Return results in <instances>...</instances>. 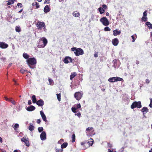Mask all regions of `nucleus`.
Instances as JSON below:
<instances>
[{
	"instance_id": "1",
	"label": "nucleus",
	"mask_w": 152,
	"mask_h": 152,
	"mask_svg": "<svg viewBox=\"0 0 152 152\" xmlns=\"http://www.w3.org/2000/svg\"><path fill=\"white\" fill-rule=\"evenodd\" d=\"M47 42V39L45 38L42 37L39 39L37 46L39 48H44L46 45Z\"/></svg>"
},
{
	"instance_id": "2",
	"label": "nucleus",
	"mask_w": 152,
	"mask_h": 152,
	"mask_svg": "<svg viewBox=\"0 0 152 152\" xmlns=\"http://www.w3.org/2000/svg\"><path fill=\"white\" fill-rule=\"evenodd\" d=\"M72 51H73L76 56H78L84 54L83 50L80 48H77L76 47H73L71 48Z\"/></svg>"
},
{
	"instance_id": "3",
	"label": "nucleus",
	"mask_w": 152,
	"mask_h": 152,
	"mask_svg": "<svg viewBox=\"0 0 152 152\" xmlns=\"http://www.w3.org/2000/svg\"><path fill=\"white\" fill-rule=\"evenodd\" d=\"M37 26L38 29H42L44 31H46L45 25L44 22L38 21L37 24Z\"/></svg>"
},
{
	"instance_id": "4",
	"label": "nucleus",
	"mask_w": 152,
	"mask_h": 152,
	"mask_svg": "<svg viewBox=\"0 0 152 152\" xmlns=\"http://www.w3.org/2000/svg\"><path fill=\"white\" fill-rule=\"evenodd\" d=\"M142 107L141 102L140 101L134 102H133L131 105V108L132 109H134L135 108H140Z\"/></svg>"
},
{
	"instance_id": "5",
	"label": "nucleus",
	"mask_w": 152,
	"mask_h": 152,
	"mask_svg": "<svg viewBox=\"0 0 152 152\" xmlns=\"http://www.w3.org/2000/svg\"><path fill=\"white\" fill-rule=\"evenodd\" d=\"M123 81V80L122 78L118 77H113L110 78L108 81L110 82L113 83L118 81Z\"/></svg>"
},
{
	"instance_id": "6",
	"label": "nucleus",
	"mask_w": 152,
	"mask_h": 152,
	"mask_svg": "<svg viewBox=\"0 0 152 152\" xmlns=\"http://www.w3.org/2000/svg\"><path fill=\"white\" fill-rule=\"evenodd\" d=\"M26 61L29 66L35 64L37 63L36 60L34 58H29Z\"/></svg>"
},
{
	"instance_id": "7",
	"label": "nucleus",
	"mask_w": 152,
	"mask_h": 152,
	"mask_svg": "<svg viewBox=\"0 0 152 152\" xmlns=\"http://www.w3.org/2000/svg\"><path fill=\"white\" fill-rule=\"evenodd\" d=\"M100 21L105 26H108L109 24V22L106 17H104L101 18L100 19Z\"/></svg>"
},
{
	"instance_id": "8",
	"label": "nucleus",
	"mask_w": 152,
	"mask_h": 152,
	"mask_svg": "<svg viewBox=\"0 0 152 152\" xmlns=\"http://www.w3.org/2000/svg\"><path fill=\"white\" fill-rule=\"evenodd\" d=\"M83 95L82 93L78 92L75 93L74 96L77 100H79L82 98Z\"/></svg>"
},
{
	"instance_id": "9",
	"label": "nucleus",
	"mask_w": 152,
	"mask_h": 152,
	"mask_svg": "<svg viewBox=\"0 0 152 152\" xmlns=\"http://www.w3.org/2000/svg\"><path fill=\"white\" fill-rule=\"evenodd\" d=\"M81 105L80 104H76L74 105V107H72V110L74 113H76V110L81 107Z\"/></svg>"
},
{
	"instance_id": "10",
	"label": "nucleus",
	"mask_w": 152,
	"mask_h": 152,
	"mask_svg": "<svg viewBox=\"0 0 152 152\" xmlns=\"http://www.w3.org/2000/svg\"><path fill=\"white\" fill-rule=\"evenodd\" d=\"M63 61L65 64H68L69 62H72V58L69 56L66 57L64 59Z\"/></svg>"
},
{
	"instance_id": "11",
	"label": "nucleus",
	"mask_w": 152,
	"mask_h": 152,
	"mask_svg": "<svg viewBox=\"0 0 152 152\" xmlns=\"http://www.w3.org/2000/svg\"><path fill=\"white\" fill-rule=\"evenodd\" d=\"M40 138L42 140H44L46 139V134L45 132H42L40 134Z\"/></svg>"
},
{
	"instance_id": "12",
	"label": "nucleus",
	"mask_w": 152,
	"mask_h": 152,
	"mask_svg": "<svg viewBox=\"0 0 152 152\" xmlns=\"http://www.w3.org/2000/svg\"><path fill=\"white\" fill-rule=\"evenodd\" d=\"M8 45L7 44L3 42H0V47L3 49L7 48Z\"/></svg>"
},
{
	"instance_id": "13",
	"label": "nucleus",
	"mask_w": 152,
	"mask_h": 152,
	"mask_svg": "<svg viewBox=\"0 0 152 152\" xmlns=\"http://www.w3.org/2000/svg\"><path fill=\"white\" fill-rule=\"evenodd\" d=\"M113 44L115 46L118 45L119 43V40L117 38H115L112 40Z\"/></svg>"
},
{
	"instance_id": "14",
	"label": "nucleus",
	"mask_w": 152,
	"mask_h": 152,
	"mask_svg": "<svg viewBox=\"0 0 152 152\" xmlns=\"http://www.w3.org/2000/svg\"><path fill=\"white\" fill-rule=\"evenodd\" d=\"M36 103L37 105L41 107L44 104L43 101L41 99L37 101Z\"/></svg>"
},
{
	"instance_id": "15",
	"label": "nucleus",
	"mask_w": 152,
	"mask_h": 152,
	"mask_svg": "<svg viewBox=\"0 0 152 152\" xmlns=\"http://www.w3.org/2000/svg\"><path fill=\"white\" fill-rule=\"evenodd\" d=\"M42 118L43 120L44 121L46 122L47 121L46 117L44 113L42 111H40V112Z\"/></svg>"
},
{
	"instance_id": "16",
	"label": "nucleus",
	"mask_w": 152,
	"mask_h": 152,
	"mask_svg": "<svg viewBox=\"0 0 152 152\" xmlns=\"http://www.w3.org/2000/svg\"><path fill=\"white\" fill-rule=\"evenodd\" d=\"M113 35L115 36L121 34V32L119 30H118L117 29H116L113 31Z\"/></svg>"
},
{
	"instance_id": "17",
	"label": "nucleus",
	"mask_w": 152,
	"mask_h": 152,
	"mask_svg": "<svg viewBox=\"0 0 152 152\" xmlns=\"http://www.w3.org/2000/svg\"><path fill=\"white\" fill-rule=\"evenodd\" d=\"M35 109V107L32 105L30 106L29 107H28L26 109V110L29 111H31L34 110Z\"/></svg>"
},
{
	"instance_id": "18",
	"label": "nucleus",
	"mask_w": 152,
	"mask_h": 152,
	"mask_svg": "<svg viewBox=\"0 0 152 152\" xmlns=\"http://www.w3.org/2000/svg\"><path fill=\"white\" fill-rule=\"evenodd\" d=\"M50 8L48 5L46 6L44 9V11L45 13L49 12L50 11Z\"/></svg>"
},
{
	"instance_id": "19",
	"label": "nucleus",
	"mask_w": 152,
	"mask_h": 152,
	"mask_svg": "<svg viewBox=\"0 0 152 152\" xmlns=\"http://www.w3.org/2000/svg\"><path fill=\"white\" fill-rule=\"evenodd\" d=\"M72 14L73 16L76 17H79L80 15L79 12L77 11L73 12Z\"/></svg>"
},
{
	"instance_id": "20",
	"label": "nucleus",
	"mask_w": 152,
	"mask_h": 152,
	"mask_svg": "<svg viewBox=\"0 0 152 152\" xmlns=\"http://www.w3.org/2000/svg\"><path fill=\"white\" fill-rule=\"evenodd\" d=\"M34 129V127L32 123H30L29 124V126L28 127V129L31 131H33Z\"/></svg>"
},
{
	"instance_id": "21",
	"label": "nucleus",
	"mask_w": 152,
	"mask_h": 152,
	"mask_svg": "<svg viewBox=\"0 0 152 152\" xmlns=\"http://www.w3.org/2000/svg\"><path fill=\"white\" fill-rule=\"evenodd\" d=\"M141 111L143 113H145L148 112V110L147 107H144L142 108Z\"/></svg>"
},
{
	"instance_id": "22",
	"label": "nucleus",
	"mask_w": 152,
	"mask_h": 152,
	"mask_svg": "<svg viewBox=\"0 0 152 152\" xmlns=\"http://www.w3.org/2000/svg\"><path fill=\"white\" fill-rule=\"evenodd\" d=\"M145 25L148 26V27L149 29L152 28V24L149 22H147L145 23Z\"/></svg>"
},
{
	"instance_id": "23",
	"label": "nucleus",
	"mask_w": 152,
	"mask_h": 152,
	"mask_svg": "<svg viewBox=\"0 0 152 152\" xmlns=\"http://www.w3.org/2000/svg\"><path fill=\"white\" fill-rule=\"evenodd\" d=\"M131 37L132 39V42H134L135 41V39L137 38V35L136 34H134V35L132 36Z\"/></svg>"
},
{
	"instance_id": "24",
	"label": "nucleus",
	"mask_w": 152,
	"mask_h": 152,
	"mask_svg": "<svg viewBox=\"0 0 152 152\" xmlns=\"http://www.w3.org/2000/svg\"><path fill=\"white\" fill-rule=\"evenodd\" d=\"M68 145V143L67 142L63 143L61 146V147L62 149L66 148Z\"/></svg>"
},
{
	"instance_id": "25",
	"label": "nucleus",
	"mask_w": 152,
	"mask_h": 152,
	"mask_svg": "<svg viewBox=\"0 0 152 152\" xmlns=\"http://www.w3.org/2000/svg\"><path fill=\"white\" fill-rule=\"evenodd\" d=\"M32 100L33 102L34 103H36L37 102L36 99V96L34 95H33L32 97Z\"/></svg>"
},
{
	"instance_id": "26",
	"label": "nucleus",
	"mask_w": 152,
	"mask_h": 152,
	"mask_svg": "<svg viewBox=\"0 0 152 152\" xmlns=\"http://www.w3.org/2000/svg\"><path fill=\"white\" fill-rule=\"evenodd\" d=\"M77 74L76 72H74L72 73L70 75V79H72Z\"/></svg>"
},
{
	"instance_id": "27",
	"label": "nucleus",
	"mask_w": 152,
	"mask_h": 152,
	"mask_svg": "<svg viewBox=\"0 0 152 152\" xmlns=\"http://www.w3.org/2000/svg\"><path fill=\"white\" fill-rule=\"evenodd\" d=\"M98 10H99L100 14H102L104 12V10L103 8L101 7H100L98 8Z\"/></svg>"
},
{
	"instance_id": "28",
	"label": "nucleus",
	"mask_w": 152,
	"mask_h": 152,
	"mask_svg": "<svg viewBox=\"0 0 152 152\" xmlns=\"http://www.w3.org/2000/svg\"><path fill=\"white\" fill-rule=\"evenodd\" d=\"M148 18L146 16H142L141 18V21L142 22H146Z\"/></svg>"
},
{
	"instance_id": "29",
	"label": "nucleus",
	"mask_w": 152,
	"mask_h": 152,
	"mask_svg": "<svg viewBox=\"0 0 152 152\" xmlns=\"http://www.w3.org/2000/svg\"><path fill=\"white\" fill-rule=\"evenodd\" d=\"M23 57L26 59L29 58H28L29 57V56L26 53H24L23 54Z\"/></svg>"
},
{
	"instance_id": "30",
	"label": "nucleus",
	"mask_w": 152,
	"mask_h": 152,
	"mask_svg": "<svg viewBox=\"0 0 152 152\" xmlns=\"http://www.w3.org/2000/svg\"><path fill=\"white\" fill-rule=\"evenodd\" d=\"M90 140V141H89L88 142H87L88 143V145H90L91 146L93 143V140L92 138H91Z\"/></svg>"
},
{
	"instance_id": "31",
	"label": "nucleus",
	"mask_w": 152,
	"mask_h": 152,
	"mask_svg": "<svg viewBox=\"0 0 152 152\" xmlns=\"http://www.w3.org/2000/svg\"><path fill=\"white\" fill-rule=\"evenodd\" d=\"M9 101L10 102L13 104L14 105H15V101L14 100L12 99V98H10Z\"/></svg>"
},
{
	"instance_id": "32",
	"label": "nucleus",
	"mask_w": 152,
	"mask_h": 152,
	"mask_svg": "<svg viewBox=\"0 0 152 152\" xmlns=\"http://www.w3.org/2000/svg\"><path fill=\"white\" fill-rule=\"evenodd\" d=\"M48 80L49 82L50 85H53L54 84V82L53 80L49 78Z\"/></svg>"
},
{
	"instance_id": "33",
	"label": "nucleus",
	"mask_w": 152,
	"mask_h": 152,
	"mask_svg": "<svg viewBox=\"0 0 152 152\" xmlns=\"http://www.w3.org/2000/svg\"><path fill=\"white\" fill-rule=\"evenodd\" d=\"M33 5L34 6H36L37 8H38L39 7V3L37 2H35L34 3H33Z\"/></svg>"
},
{
	"instance_id": "34",
	"label": "nucleus",
	"mask_w": 152,
	"mask_h": 152,
	"mask_svg": "<svg viewBox=\"0 0 152 152\" xmlns=\"http://www.w3.org/2000/svg\"><path fill=\"white\" fill-rule=\"evenodd\" d=\"M27 140H28V138H27L26 137H24L22 138L21 139V141L23 142H25V141H26Z\"/></svg>"
},
{
	"instance_id": "35",
	"label": "nucleus",
	"mask_w": 152,
	"mask_h": 152,
	"mask_svg": "<svg viewBox=\"0 0 152 152\" xmlns=\"http://www.w3.org/2000/svg\"><path fill=\"white\" fill-rule=\"evenodd\" d=\"M15 31L18 32H20L21 31L20 28L19 26H16L15 27Z\"/></svg>"
},
{
	"instance_id": "36",
	"label": "nucleus",
	"mask_w": 152,
	"mask_h": 152,
	"mask_svg": "<svg viewBox=\"0 0 152 152\" xmlns=\"http://www.w3.org/2000/svg\"><path fill=\"white\" fill-rule=\"evenodd\" d=\"M72 142H75V136L74 134L72 135Z\"/></svg>"
},
{
	"instance_id": "37",
	"label": "nucleus",
	"mask_w": 152,
	"mask_h": 152,
	"mask_svg": "<svg viewBox=\"0 0 152 152\" xmlns=\"http://www.w3.org/2000/svg\"><path fill=\"white\" fill-rule=\"evenodd\" d=\"M19 125L18 124H16L14 125V129L15 130H16L17 128H18Z\"/></svg>"
},
{
	"instance_id": "38",
	"label": "nucleus",
	"mask_w": 152,
	"mask_h": 152,
	"mask_svg": "<svg viewBox=\"0 0 152 152\" xmlns=\"http://www.w3.org/2000/svg\"><path fill=\"white\" fill-rule=\"evenodd\" d=\"M56 95H57V98L58 100V101H60L61 99V96L60 94H56Z\"/></svg>"
},
{
	"instance_id": "39",
	"label": "nucleus",
	"mask_w": 152,
	"mask_h": 152,
	"mask_svg": "<svg viewBox=\"0 0 152 152\" xmlns=\"http://www.w3.org/2000/svg\"><path fill=\"white\" fill-rule=\"evenodd\" d=\"M111 29L108 27H106L104 28V30L105 31H110Z\"/></svg>"
},
{
	"instance_id": "40",
	"label": "nucleus",
	"mask_w": 152,
	"mask_h": 152,
	"mask_svg": "<svg viewBox=\"0 0 152 152\" xmlns=\"http://www.w3.org/2000/svg\"><path fill=\"white\" fill-rule=\"evenodd\" d=\"M38 130L39 132H41L43 130V128L42 127H39L38 128Z\"/></svg>"
},
{
	"instance_id": "41",
	"label": "nucleus",
	"mask_w": 152,
	"mask_h": 152,
	"mask_svg": "<svg viewBox=\"0 0 152 152\" xmlns=\"http://www.w3.org/2000/svg\"><path fill=\"white\" fill-rule=\"evenodd\" d=\"M108 152H116L115 149H108Z\"/></svg>"
},
{
	"instance_id": "42",
	"label": "nucleus",
	"mask_w": 152,
	"mask_h": 152,
	"mask_svg": "<svg viewBox=\"0 0 152 152\" xmlns=\"http://www.w3.org/2000/svg\"><path fill=\"white\" fill-rule=\"evenodd\" d=\"M63 151V149L61 148V149H56V152H62Z\"/></svg>"
},
{
	"instance_id": "43",
	"label": "nucleus",
	"mask_w": 152,
	"mask_h": 152,
	"mask_svg": "<svg viewBox=\"0 0 152 152\" xmlns=\"http://www.w3.org/2000/svg\"><path fill=\"white\" fill-rule=\"evenodd\" d=\"M24 143L26 146H29V142L28 140H27Z\"/></svg>"
},
{
	"instance_id": "44",
	"label": "nucleus",
	"mask_w": 152,
	"mask_h": 152,
	"mask_svg": "<svg viewBox=\"0 0 152 152\" xmlns=\"http://www.w3.org/2000/svg\"><path fill=\"white\" fill-rule=\"evenodd\" d=\"M81 145H84L85 146L86 145H88L87 142H81Z\"/></svg>"
},
{
	"instance_id": "45",
	"label": "nucleus",
	"mask_w": 152,
	"mask_h": 152,
	"mask_svg": "<svg viewBox=\"0 0 152 152\" xmlns=\"http://www.w3.org/2000/svg\"><path fill=\"white\" fill-rule=\"evenodd\" d=\"M93 129V127H88L86 129V131H88L89 132L91 130Z\"/></svg>"
},
{
	"instance_id": "46",
	"label": "nucleus",
	"mask_w": 152,
	"mask_h": 152,
	"mask_svg": "<svg viewBox=\"0 0 152 152\" xmlns=\"http://www.w3.org/2000/svg\"><path fill=\"white\" fill-rule=\"evenodd\" d=\"M75 115H77L79 118L81 116V114L80 112H79L77 114H75Z\"/></svg>"
},
{
	"instance_id": "47",
	"label": "nucleus",
	"mask_w": 152,
	"mask_h": 152,
	"mask_svg": "<svg viewBox=\"0 0 152 152\" xmlns=\"http://www.w3.org/2000/svg\"><path fill=\"white\" fill-rule=\"evenodd\" d=\"M147 11H145L143 13V16H146L147 17Z\"/></svg>"
},
{
	"instance_id": "48",
	"label": "nucleus",
	"mask_w": 152,
	"mask_h": 152,
	"mask_svg": "<svg viewBox=\"0 0 152 152\" xmlns=\"http://www.w3.org/2000/svg\"><path fill=\"white\" fill-rule=\"evenodd\" d=\"M149 106L150 107H152V98L150 99V103Z\"/></svg>"
},
{
	"instance_id": "49",
	"label": "nucleus",
	"mask_w": 152,
	"mask_h": 152,
	"mask_svg": "<svg viewBox=\"0 0 152 152\" xmlns=\"http://www.w3.org/2000/svg\"><path fill=\"white\" fill-rule=\"evenodd\" d=\"M64 142V140L62 139H61L59 141H58V143L61 144L62 142Z\"/></svg>"
},
{
	"instance_id": "50",
	"label": "nucleus",
	"mask_w": 152,
	"mask_h": 152,
	"mask_svg": "<svg viewBox=\"0 0 152 152\" xmlns=\"http://www.w3.org/2000/svg\"><path fill=\"white\" fill-rule=\"evenodd\" d=\"M20 71L21 73H23L25 72L26 70L24 69H21Z\"/></svg>"
},
{
	"instance_id": "51",
	"label": "nucleus",
	"mask_w": 152,
	"mask_h": 152,
	"mask_svg": "<svg viewBox=\"0 0 152 152\" xmlns=\"http://www.w3.org/2000/svg\"><path fill=\"white\" fill-rule=\"evenodd\" d=\"M17 6L18 7L20 6V8H21L22 7V5L21 3H18L17 4Z\"/></svg>"
},
{
	"instance_id": "52",
	"label": "nucleus",
	"mask_w": 152,
	"mask_h": 152,
	"mask_svg": "<svg viewBox=\"0 0 152 152\" xmlns=\"http://www.w3.org/2000/svg\"><path fill=\"white\" fill-rule=\"evenodd\" d=\"M102 8L103 9H106L107 8V6L105 4H103L102 5Z\"/></svg>"
},
{
	"instance_id": "53",
	"label": "nucleus",
	"mask_w": 152,
	"mask_h": 152,
	"mask_svg": "<svg viewBox=\"0 0 152 152\" xmlns=\"http://www.w3.org/2000/svg\"><path fill=\"white\" fill-rule=\"evenodd\" d=\"M108 145L109 147L110 148L111 147H113L112 145L111 144L109 143H108Z\"/></svg>"
},
{
	"instance_id": "54",
	"label": "nucleus",
	"mask_w": 152,
	"mask_h": 152,
	"mask_svg": "<svg viewBox=\"0 0 152 152\" xmlns=\"http://www.w3.org/2000/svg\"><path fill=\"white\" fill-rule=\"evenodd\" d=\"M41 121V120L40 119H38L37 120V123L39 124L40 123Z\"/></svg>"
},
{
	"instance_id": "55",
	"label": "nucleus",
	"mask_w": 152,
	"mask_h": 152,
	"mask_svg": "<svg viewBox=\"0 0 152 152\" xmlns=\"http://www.w3.org/2000/svg\"><path fill=\"white\" fill-rule=\"evenodd\" d=\"M145 82L146 83H148L150 82V81L148 79H147L146 80Z\"/></svg>"
},
{
	"instance_id": "56",
	"label": "nucleus",
	"mask_w": 152,
	"mask_h": 152,
	"mask_svg": "<svg viewBox=\"0 0 152 152\" xmlns=\"http://www.w3.org/2000/svg\"><path fill=\"white\" fill-rule=\"evenodd\" d=\"M1 59L2 61H5L6 60V58H5L4 57H2L1 58Z\"/></svg>"
},
{
	"instance_id": "57",
	"label": "nucleus",
	"mask_w": 152,
	"mask_h": 152,
	"mask_svg": "<svg viewBox=\"0 0 152 152\" xmlns=\"http://www.w3.org/2000/svg\"><path fill=\"white\" fill-rule=\"evenodd\" d=\"M5 98V99L6 100V101H9V99H10V98H8L7 97H4Z\"/></svg>"
},
{
	"instance_id": "58",
	"label": "nucleus",
	"mask_w": 152,
	"mask_h": 152,
	"mask_svg": "<svg viewBox=\"0 0 152 152\" xmlns=\"http://www.w3.org/2000/svg\"><path fill=\"white\" fill-rule=\"evenodd\" d=\"M0 150H1L2 152H6V151L5 150L2 149L0 148Z\"/></svg>"
},
{
	"instance_id": "59",
	"label": "nucleus",
	"mask_w": 152,
	"mask_h": 152,
	"mask_svg": "<svg viewBox=\"0 0 152 152\" xmlns=\"http://www.w3.org/2000/svg\"><path fill=\"white\" fill-rule=\"evenodd\" d=\"M31 104V100H28V104Z\"/></svg>"
},
{
	"instance_id": "60",
	"label": "nucleus",
	"mask_w": 152,
	"mask_h": 152,
	"mask_svg": "<svg viewBox=\"0 0 152 152\" xmlns=\"http://www.w3.org/2000/svg\"><path fill=\"white\" fill-rule=\"evenodd\" d=\"M0 142H2V138L0 137Z\"/></svg>"
},
{
	"instance_id": "61",
	"label": "nucleus",
	"mask_w": 152,
	"mask_h": 152,
	"mask_svg": "<svg viewBox=\"0 0 152 152\" xmlns=\"http://www.w3.org/2000/svg\"><path fill=\"white\" fill-rule=\"evenodd\" d=\"M136 63L138 64H139V61H136Z\"/></svg>"
},
{
	"instance_id": "62",
	"label": "nucleus",
	"mask_w": 152,
	"mask_h": 152,
	"mask_svg": "<svg viewBox=\"0 0 152 152\" xmlns=\"http://www.w3.org/2000/svg\"><path fill=\"white\" fill-rule=\"evenodd\" d=\"M13 152H18V150H15Z\"/></svg>"
},
{
	"instance_id": "63",
	"label": "nucleus",
	"mask_w": 152,
	"mask_h": 152,
	"mask_svg": "<svg viewBox=\"0 0 152 152\" xmlns=\"http://www.w3.org/2000/svg\"><path fill=\"white\" fill-rule=\"evenodd\" d=\"M22 10H23V9H21L20 11H19L18 12L20 13V12H22Z\"/></svg>"
},
{
	"instance_id": "64",
	"label": "nucleus",
	"mask_w": 152,
	"mask_h": 152,
	"mask_svg": "<svg viewBox=\"0 0 152 152\" xmlns=\"http://www.w3.org/2000/svg\"><path fill=\"white\" fill-rule=\"evenodd\" d=\"M94 57H97L98 55H97V54H95L94 55Z\"/></svg>"
}]
</instances>
